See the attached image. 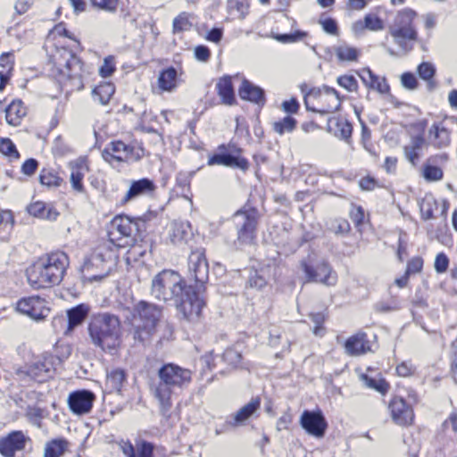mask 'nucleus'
<instances>
[{
	"label": "nucleus",
	"instance_id": "obj_1",
	"mask_svg": "<svg viewBox=\"0 0 457 457\" xmlns=\"http://www.w3.org/2000/svg\"><path fill=\"white\" fill-rule=\"evenodd\" d=\"M151 295L180 314H201L205 301L193 286H187L180 275L172 270H163L152 279Z\"/></svg>",
	"mask_w": 457,
	"mask_h": 457
},
{
	"label": "nucleus",
	"instance_id": "obj_2",
	"mask_svg": "<svg viewBox=\"0 0 457 457\" xmlns=\"http://www.w3.org/2000/svg\"><path fill=\"white\" fill-rule=\"evenodd\" d=\"M69 263V257L64 252L46 253L27 270L28 281L36 289L59 285Z\"/></svg>",
	"mask_w": 457,
	"mask_h": 457
},
{
	"label": "nucleus",
	"instance_id": "obj_3",
	"mask_svg": "<svg viewBox=\"0 0 457 457\" xmlns=\"http://www.w3.org/2000/svg\"><path fill=\"white\" fill-rule=\"evenodd\" d=\"M159 381L153 386L155 398L158 399L162 415H167L171 407L170 397L177 389L187 387L192 380V371L178 364L168 362L157 372Z\"/></svg>",
	"mask_w": 457,
	"mask_h": 457
},
{
	"label": "nucleus",
	"instance_id": "obj_4",
	"mask_svg": "<svg viewBox=\"0 0 457 457\" xmlns=\"http://www.w3.org/2000/svg\"><path fill=\"white\" fill-rule=\"evenodd\" d=\"M146 230L147 223L143 218L117 215L110 223L108 237L118 246L126 247L136 241L144 240Z\"/></svg>",
	"mask_w": 457,
	"mask_h": 457
},
{
	"label": "nucleus",
	"instance_id": "obj_5",
	"mask_svg": "<svg viewBox=\"0 0 457 457\" xmlns=\"http://www.w3.org/2000/svg\"><path fill=\"white\" fill-rule=\"evenodd\" d=\"M88 330L94 344L103 350H112L119 345L118 316H93Z\"/></svg>",
	"mask_w": 457,
	"mask_h": 457
},
{
	"label": "nucleus",
	"instance_id": "obj_6",
	"mask_svg": "<svg viewBox=\"0 0 457 457\" xmlns=\"http://www.w3.org/2000/svg\"><path fill=\"white\" fill-rule=\"evenodd\" d=\"M237 230L235 244L239 246L252 245L257 238L260 212L255 207H244L236 212L232 218Z\"/></svg>",
	"mask_w": 457,
	"mask_h": 457
},
{
	"label": "nucleus",
	"instance_id": "obj_7",
	"mask_svg": "<svg viewBox=\"0 0 457 457\" xmlns=\"http://www.w3.org/2000/svg\"><path fill=\"white\" fill-rule=\"evenodd\" d=\"M416 16L417 12L411 8L400 11L395 26L389 30L394 42L404 54L410 53L413 49L412 42L418 40V31L413 25Z\"/></svg>",
	"mask_w": 457,
	"mask_h": 457
},
{
	"label": "nucleus",
	"instance_id": "obj_8",
	"mask_svg": "<svg viewBox=\"0 0 457 457\" xmlns=\"http://www.w3.org/2000/svg\"><path fill=\"white\" fill-rule=\"evenodd\" d=\"M243 153L244 150L233 142L221 144L217 147L216 151L209 156L207 164L209 166L221 165L246 171L250 167V163L249 161L243 156Z\"/></svg>",
	"mask_w": 457,
	"mask_h": 457
},
{
	"label": "nucleus",
	"instance_id": "obj_9",
	"mask_svg": "<svg viewBox=\"0 0 457 457\" xmlns=\"http://www.w3.org/2000/svg\"><path fill=\"white\" fill-rule=\"evenodd\" d=\"M56 369V359L54 354L45 353L36 358L29 366L19 370L21 376H28L37 382L51 378Z\"/></svg>",
	"mask_w": 457,
	"mask_h": 457
},
{
	"label": "nucleus",
	"instance_id": "obj_10",
	"mask_svg": "<svg viewBox=\"0 0 457 457\" xmlns=\"http://www.w3.org/2000/svg\"><path fill=\"white\" fill-rule=\"evenodd\" d=\"M120 247L108 240V242L100 245L92 254L88 262L92 265H104L106 272L104 275L94 276L93 279H102L106 277L111 270L118 263L119 249Z\"/></svg>",
	"mask_w": 457,
	"mask_h": 457
},
{
	"label": "nucleus",
	"instance_id": "obj_11",
	"mask_svg": "<svg viewBox=\"0 0 457 457\" xmlns=\"http://www.w3.org/2000/svg\"><path fill=\"white\" fill-rule=\"evenodd\" d=\"M309 95L313 96L315 97H319L321 101L324 102L326 101V99H324L325 96H331V99L328 100V104L320 109L311 107V105H309L308 104L306 97H304V104L308 111L320 113L323 115L338 111L341 107V103L343 101V98L340 96L339 92L334 87H331L327 85H323L321 87L312 88L309 91Z\"/></svg>",
	"mask_w": 457,
	"mask_h": 457
},
{
	"label": "nucleus",
	"instance_id": "obj_12",
	"mask_svg": "<svg viewBox=\"0 0 457 457\" xmlns=\"http://www.w3.org/2000/svg\"><path fill=\"white\" fill-rule=\"evenodd\" d=\"M65 54V62L63 69L60 70V74L67 78L72 89L82 90L84 88L82 81L83 62L72 52L66 51Z\"/></svg>",
	"mask_w": 457,
	"mask_h": 457
},
{
	"label": "nucleus",
	"instance_id": "obj_13",
	"mask_svg": "<svg viewBox=\"0 0 457 457\" xmlns=\"http://www.w3.org/2000/svg\"><path fill=\"white\" fill-rule=\"evenodd\" d=\"M30 437L21 430H12L0 437V454L3 457H15L17 453L24 451Z\"/></svg>",
	"mask_w": 457,
	"mask_h": 457
},
{
	"label": "nucleus",
	"instance_id": "obj_14",
	"mask_svg": "<svg viewBox=\"0 0 457 457\" xmlns=\"http://www.w3.org/2000/svg\"><path fill=\"white\" fill-rule=\"evenodd\" d=\"M301 427L315 437H323L328 428L327 420L320 410H305L300 417Z\"/></svg>",
	"mask_w": 457,
	"mask_h": 457
},
{
	"label": "nucleus",
	"instance_id": "obj_15",
	"mask_svg": "<svg viewBox=\"0 0 457 457\" xmlns=\"http://www.w3.org/2000/svg\"><path fill=\"white\" fill-rule=\"evenodd\" d=\"M95 400L96 395L92 391L79 389L70 393L67 402L72 413L84 415L91 411Z\"/></svg>",
	"mask_w": 457,
	"mask_h": 457
},
{
	"label": "nucleus",
	"instance_id": "obj_16",
	"mask_svg": "<svg viewBox=\"0 0 457 457\" xmlns=\"http://www.w3.org/2000/svg\"><path fill=\"white\" fill-rule=\"evenodd\" d=\"M156 190L154 181L149 178H142L129 181V189L123 196L121 203L128 204L139 197L152 196Z\"/></svg>",
	"mask_w": 457,
	"mask_h": 457
},
{
	"label": "nucleus",
	"instance_id": "obj_17",
	"mask_svg": "<svg viewBox=\"0 0 457 457\" xmlns=\"http://www.w3.org/2000/svg\"><path fill=\"white\" fill-rule=\"evenodd\" d=\"M118 445L123 457H154V445L144 439L137 440L135 445L121 439Z\"/></svg>",
	"mask_w": 457,
	"mask_h": 457
},
{
	"label": "nucleus",
	"instance_id": "obj_18",
	"mask_svg": "<svg viewBox=\"0 0 457 457\" xmlns=\"http://www.w3.org/2000/svg\"><path fill=\"white\" fill-rule=\"evenodd\" d=\"M128 320L133 328L134 338L139 342H144L149 337L157 323L155 316H130Z\"/></svg>",
	"mask_w": 457,
	"mask_h": 457
},
{
	"label": "nucleus",
	"instance_id": "obj_19",
	"mask_svg": "<svg viewBox=\"0 0 457 457\" xmlns=\"http://www.w3.org/2000/svg\"><path fill=\"white\" fill-rule=\"evenodd\" d=\"M391 418L399 426H406L413 420V411L403 398L395 397L388 406Z\"/></svg>",
	"mask_w": 457,
	"mask_h": 457
},
{
	"label": "nucleus",
	"instance_id": "obj_20",
	"mask_svg": "<svg viewBox=\"0 0 457 457\" xmlns=\"http://www.w3.org/2000/svg\"><path fill=\"white\" fill-rule=\"evenodd\" d=\"M344 348L347 355L359 356L370 352L371 345L367 334L360 331L345 340Z\"/></svg>",
	"mask_w": 457,
	"mask_h": 457
},
{
	"label": "nucleus",
	"instance_id": "obj_21",
	"mask_svg": "<svg viewBox=\"0 0 457 457\" xmlns=\"http://www.w3.org/2000/svg\"><path fill=\"white\" fill-rule=\"evenodd\" d=\"M238 96L242 100L251 102L262 107L266 104L264 89L246 79H243L238 88Z\"/></svg>",
	"mask_w": 457,
	"mask_h": 457
},
{
	"label": "nucleus",
	"instance_id": "obj_22",
	"mask_svg": "<svg viewBox=\"0 0 457 457\" xmlns=\"http://www.w3.org/2000/svg\"><path fill=\"white\" fill-rule=\"evenodd\" d=\"M189 270L196 284L203 286L208 280L209 265L204 252L193 253L190 255Z\"/></svg>",
	"mask_w": 457,
	"mask_h": 457
},
{
	"label": "nucleus",
	"instance_id": "obj_23",
	"mask_svg": "<svg viewBox=\"0 0 457 457\" xmlns=\"http://www.w3.org/2000/svg\"><path fill=\"white\" fill-rule=\"evenodd\" d=\"M428 144L436 149L448 147L451 144V131L442 122H435L428 129Z\"/></svg>",
	"mask_w": 457,
	"mask_h": 457
},
{
	"label": "nucleus",
	"instance_id": "obj_24",
	"mask_svg": "<svg viewBox=\"0 0 457 457\" xmlns=\"http://www.w3.org/2000/svg\"><path fill=\"white\" fill-rule=\"evenodd\" d=\"M327 129L337 137L348 141L353 133L352 123L340 116H333L328 119Z\"/></svg>",
	"mask_w": 457,
	"mask_h": 457
},
{
	"label": "nucleus",
	"instance_id": "obj_25",
	"mask_svg": "<svg viewBox=\"0 0 457 457\" xmlns=\"http://www.w3.org/2000/svg\"><path fill=\"white\" fill-rule=\"evenodd\" d=\"M215 87L223 104L231 106L237 104L231 76L224 75L220 78Z\"/></svg>",
	"mask_w": 457,
	"mask_h": 457
},
{
	"label": "nucleus",
	"instance_id": "obj_26",
	"mask_svg": "<svg viewBox=\"0 0 457 457\" xmlns=\"http://www.w3.org/2000/svg\"><path fill=\"white\" fill-rule=\"evenodd\" d=\"M261 407L259 397L252 398L251 401L241 407L236 413L229 415L230 422L233 425L242 426Z\"/></svg>",
	"mask_w": 457,
	"mask_h": 457
},
{
	"label": "nucleus",
	"instance_id": "obj_27",
	"mask_svg": "<svg viewBox=\"0 0 457 457\" xmlns=\"http://www.w3.org/2000/svg\"><path fill=\"white\" fill-rule=\"evenodd\" d=\"M192 237L193 231L188 221H175L171 224L170 237L172 244H186Z\"/></svg>",
	"mask_w": 457,
	"mask_h": 457
},
{
	"label": "nucleus",
	"instance_id": "obj_28",
	"mask_svg": "<svg viewBox=\"0 0 457 457\" xmlns=\"http://www.w3.org/2000/svg\"><path fill=\"white\" fill-rule=\"evenodd\" d=\"M179 83L178 71L173 66L162 69L158 76V87L162 91L172 92Z\"/></svg>",
	"mask_w": 457,
	"mask_h": 457
},
{
	"label": "nucleus",
	"instance_id": "obj_29",
	"mask_svg": "<svg viewBox=\"0 0 457 457\" xmlns=\"http://www.w3.org/2000/svg\"><path fill=\"white\" fill-rule=\"evenodd\" d=\"M416 72L419 78L426 82L427 90L428 92H433L437 87V82L435 79L436 68L432 62H420L417 66Z\"/></svg>",
	"mask_w": 457,
	"mask_h": 457
},
{
	"label": "nucleus",
	"instance_id": "obj_30",
	"mask_svg": "<svg viewBox=\"0 0 457 457\" xmlns=\"http://www.w3.org/2000/svg\"><path fill=\"white\" fill-rule=\"evenodd\" d=\"M5 120L12 126H18L21 119L26 115L27 109L20 99L12 100L4 110Z\"/></svg>",
	"mask_w": 457,
	"mask_h": 457
},
{
	"label": "nucleus",
	"instance_id": "obj_31",
	"mask_svg": "<svg viewBox=\"0 0 457 457\" xmlns=\"http://www.w3.org/2000/svg\"><path fill=\"white\" fill-rule=\"evenodd\" d=\"M71 184L74 190L78 192L84 191L83 179L85 172L88 170L86 162L82 159L77 160L75 162H71Z\"/></svg>",
	"mask_w": 457,
	"mask_h": 457
},
{
	"label": "nucleus",
	"instance_id": "obj_32",
	"mask_svg": "<svg viewBox=\"0 0 457 457\" xmlns=\"http://www.w3.org/2000/svg\"><path fill=\"white\" fill-rule=\"evenodd\" d=\"M28 212L39 219L55 220L59 216V212L53 207L46 208L45 203L37 201L27 206Z\"/></svg>",
	"mask_w": 457,
	"mask_h": 457
},
{
	"label": "nucleus",
	"instance_id": "obj_33",
	"mask_svg": "<svg viewBox=\"0 0 457 457\" xmlns=\"http://www.w3.org/2000/svg\"><path fill=\"white\" fill-rule=\"evenodd\" d=\"M70 446L71 443L64 438L53 439L46 444L44 457H62Z\"/></svg>",
	"mask_w": 457,
	"mask_h": 457
},
{
	"label": "nucleus",
	"instance_id": "obj_34",
	"mask_svg": "<svg viewBox=\"0 0 457 457\" xmlns=\"http://www.w3.org/2000/svg\"><path fill=\"white\" fill-rule=\"evenodd\" d=\"M115 92V87L112 82H103L95 87L92 90V97L94 101L105 105L110 102V99Z\"/></svg>",
	"mask_w": 457,
	"mask_h": 457
},
{
	"label": "nucleus",
	"instance_id": "obj_35",
	"mask_svg": "<svg viewBox=\"0 0 457 457\" xmlns=\"http://www.w3.org/2000/svg\"><path fill=\"white\" fill-rule=\"evenodd\" d=\"M39 304H41L39 297H29L19 300L15 305H12V308L20 314H42L37 308Z\"/></svg>",
	"mask_w": 457,
	"mask_h": 457
},
{
	"label": "nucleus",
	"instance_id": "obj_36",
	"mask_svg": "<svg viewBox=\"0 0 457 457\" xmlns=\"http://www.w3.org/2000/svg\"><path fill=\"white\" fill-rule=\"evenodd\" d=\"M131 248L129 250V259L133 258L137 261L139 258L144 257L147 251L152 252L153 241L147 238V234L144 237V240H138L133 244L129 245Z\"/></svg>",
	"mask_w": 457,
	"mask_h": 457
},
{
	"label": "nucleus",
	"instance_id": "obj_37",
	"mask_svg": "<svg viewBox=\"0 0 457 457\" xmlns=\"http://www.w3.org/2000/svg\"><path fill=\"white\" fill-rule=\"evenodd\" d=\"M127 374L122 369H114L107 373L106 386L114 392H120L126 381Z\"/></svg>",
	"mask_w": 457,
	"mask_h": 457
},
{
	"label": "nucleus",
	"instance_id": "obj_38",
	"mask_svg": "<svg viewBox=\"0 0 457 457\" xmlns=\"http://www.w3.org/2000/svg\"><path fill=\"white\" fill-rule=\"evenodd\" d=\"M318 278H320V280H319V283L327 285V286H332L335 285L337 282V275L332 270V268L330 264L326 262L322 261L320 263H319L317 266Z\"/></svg>",
	"mask_w": 457,
	"mask_h": 457
},
{
	"label": "nucleus",
	"instance_id": "obj_39",
	"mask_svg": "<svg viewBox=\"0 0 457 457\" xmlns=\"http://www.w3.org/2000/svg\"><path fill=\"white\" fill-rule=\"evenodd\" d=\"M296 125L297 120L294 117L287 115L273 123V130L281 136L285 133L293 132L295 129Z\"/></svg>",
	"mask_w": 457,
	"mask_h": 457
},
{
	"label": "nucleus",
	"instance_id": "obj_40",
	"mask_svg": "<svg viewBox=\"0 0 457 457\" xmlns=\"http://www.w3.org/2000/svg\"><path fill=\"white\" fill-rule=\"evenodd\" d=\"M422 176L428 182L439 181L444 177V172L441 168L434 165L431 162L423 164Z\"/></svg>",
	"mask_w": 457,
	"mask_h": 457
},
{
	"label": "nucleus",
	"instance_id": "obj_41",
	"mask_svg": "<svg viewBox=\"0 0 457 457\" xmlns=\"http://www.w3.org/2000/svg\"><path fill=\"white\" fill-rule=\"evenodd\" d=\"M38 179L41 185L47 187H59L62 181L54 170L46 168L40 171Z\"/></svg>",
	"mask_w": 457,
	"mask_h": 457
},
{
	"label": "nucleus",
	"instance_id": "obj_42",
	"mask_svg": "<svg viewBox=\"0 0 457 457\" xmlns=\"http://www.w3.org/2000/svg\"><path fill=\"white\" fill-rule=\"evenodd\" d=\"M336 54L340 61L354 62L359 57V51L355 47L339 46L335 48Z\"/></svg>",
	"mask_w": 457,
	"mask_h": 457
},
{
	"label": "nucleus",
	"instance_id": "obj_43",
	"mask_svg": "<svg viewBox=\"0 0 457 457\" xmlns=\"http://www.w3.org/2000/svg\"><path fill=\"white\" fill-rule=\"evenodd\" d=\"M361 378L368 387L375 389L382 395L386 394L389 388V384L384 378H370L368 375H362Z\"/></svg>",
	"mask_w": 457,
	"mask_h": 457
},
{
	"label": "nucleus",
	"instance_id": "obj_44",
	"mask_svg": "<svg viewBox=\"0 0 457 457\" xmlns=\"http://www.w3.org/2000/svg\"><path fill=\"white\" fill-rule=\"evenodd\" d=\"M307 37V32L303 30H295L292 33H277L273 35V38L280 43H295Z\"/></svg>",
	"mask_w": 457,
	"mask_h": 457
},
{
	"label": "nucleus",
	"instance_id": "obj_45",
	"mask_svg": "<svg viewBox=\"0 0 457 457\" xmlns=\"http://www.w3.org/2000/svg\"><path fill=\"white\" fill-rule=\"evenodd\" d=\"M0 152L10 159H19L20 154L14 143L8 137L0 138Z\"/></svg>",
	"mask_w": 457,
	"mask_h": 457
},
{
	"label": "nucleus",
	"instance_id": "obj_46",
	"mask_svg": "<svg viewBox=\"0 0 457 457\" xmlns=\"http://www.w3.org/2000/svg\"><path fill=\"white\" fill-rule=\"evenodd\" d=\"M134 312L135 314H154L155 312L161 313L162 309L157 304L141 300L134 305Z\"/></svg>",
	"mask_w": 457,
	"mask_h": 457
},
{
	"label": "nucleus",
	"instance_id": "obj_47",
	"mask_svg": "<svg viewBox=\"0 0 457 457\" xmlns=\"http://www.w3.org/2000/svg\"><path fill=\"white\" fill-rule=\"evenodd\" d=\"M300 266L305 276L304 283H319L320 278H318L319 271L317 270V267L310 265L305 260L301 261Z\"/></svg>",
	"mask_w": 457,
	"mask_h": 457
},
{
	"label": "nucleus",
	"instance_id": "obj_48",
	"mask_svg": "<svg viewBox=\"0 0 457 457\" xmlns=\"http://www.w3.org/2000/svg\"><path fill=\"white\" fill-rule=\"evenodd\" d=\"M328 229L336 235L344 236L349 233L351 226L345 219H336L330 222Z\"/></svg>",
	"mask_w": 457,
	"mask_h": 457
},
{
	"label": "nucleus",
	"instance_id": "obj_49",
	"mask_svg": "<svg viewBox=\"0 0 457 457\" xmlns=\"http://www.w3.org/2000/svg\"><path fill=\"white\" fill-rule=\"evenodd\" d=\"M337 84L348 92H357L358 81L353 75H342L337 79Z\"/></svg>",
	"mask_w": 457,
	"mask_h": 457
},
{
	"label": "nucleus",
	"instance_id": "obj_50",
	"mask_svg": "<svg viewBox=\"0 0 457 457\" xmlns=\"http://www.w3.org/2000/svg\"><path fill=\"white\" fill-rule=\"evenodd\" d=\"M437 208V203L434 199H423L420 204L421 218L428 220L434 218V209Z\"/></svg>",
	"mask_w": 457,
	"mask_h": 457
},
{
	"label": "nucleus",
	"instance_id": "obj_51",
	"mask_svg": "<svg viewBox=\"0 0 457 457\" xmlns=\"http://www.w3.org/2000/svg\"><path fill=\"white\" fill-rule=\"evenodd\" d=\"M220 360L228 363L232 368H236L241 362L242 355L236 349L228 348L223 353Z\"/></svg>",
	"mask_w": 457,
	"mask_h": 457
},
{
	"label": "nucleus",
	"instance_id": "obj_52",
	"mask_svg": "<svg viewBox=\"0 0 457 457\" xmlns=\"http://www.w3.org/2000/svg\"><path fill=\"white\" fill-rule=\"evenodd\" d=\"M26 417L30 423L40 427L41 420L44 418V410L37 406H28L26 410Z\"/></svg>",
	"mask_w": 457,
	"mask_h": 457
},
{
	"label": "nucleus",
	"instance_id": "obj_53",
	"mask_svg": "<svg viewBox=\"0 0 457 457\" xmlns=\"http://www.w3.org/2000/svg\"><path fill=\"white\" fill-rule=\"evenodd\" d=\"M364 27L369 30L378 31L384 29V22L377 14L368 13L364 16Z\"/></svg>",
	"mask_w": 457,
	"mask_h": 457
},
{
	"label": "nucleus",
	"instance_id": "obj_54",
	"mask_svg": "<svg viewBox=\"0 0 457 457\" xmlns=\"http://www.w3.org/2000/svg\"><path fill=\"white\" fill-rule=\"evenodd\" d=\"M195 171H180L176 176V185L182 189L183 192L189 191L190 182Z\"/></svg>",
	"mask_w": 457,
	"mask_h": 457
},
{
	"label": "nucleus",
	"instance_id": "obj_55",
	"mask_svg": "<svg viewBox=\"0 0 457 457\" xmlns=\"http://www.w3.org/2000/svg\"><path fill=\"white\" fill-rule=\"evenodd\" d=\"M247 283L250 287L262 289L267 284L265 278L259 273L256 270H251L249 271Z\"/></svg>",
	"mask_w": 457,
	"mask_h": 457
},
{
	"label": "nucleus",
	"instance_id": "obj_56",
	"mask_svg": "<svg viewBox=\"0 0 457 457\" xmlns=\"http://www.w3.org/2000/svg\"><path fill=\"white\" fill-rule=\"evenodd\" d=\"M401 84L407 90H416L419 86V80L415 74L411 71H405L401 75Z\"/></svg>",
	"mask_w": 457,
	"mask_h": 457
},
{
	"label": "nucleus",
	"instance_id": "obj_57",
	"mask_svg": "<svg viewBox=\"0 0 457 457\" xmlns=\"http://www.w3.org/2000/svg\"><path fill=\"white\" fill-rule=\"evenodd\" d=\"M114 57L109 55L104 59V63L99 68V74L102 78H109L115 71Z\"/></svg>",
	"mask_w": 457,
	"mask_h": 457
},
{
	"label": "nucleus",
	"instance_id": "obj_58",
	"mask_svg": "<svg viewBox=\"0 0 457 457\" xmlns=\"http://www.w3.org/2000/svg\"><path fill=\"white\" fill-rule=\"evenodd\" d=\"M106 146L115 154H121L124 157V160L128 158L129 151H131V145H127L120 140L112 141Z\"/></svg>",
	"mask_w": 457,
	"mask_h": 457
},
{
	"label": "nucleus",
	"instance_id": "obj_59",
	"mask_svg": "<svg viewBox=\"0 0 457 457\" xmlns=\"http://www.w3.org/2000/svg\"><path fill=\"white\" fill-rule=\"evenodd\" d=\"M119 0H90L91 4L98 9L113 12L117 10Z\"/></svg>",
	"mask_w": 457,
	"mask_h": 457
},
{
	"label": "nucleus",
	"instance_id": "obj_60",
	"mask_svg": "<svg viewBox=\"0 0 457 457\" xmlns=\"http://www.w3.org/2000/svg\"><path fill=\"white\" fill-rule=\"evenodd\" d=\"M356 73L360 77L362 83L370 89L371 85L376 81L377 76L369 67L357 71Z\"/></svg>",
	"mask_w": 457,
	"mask_h": 457
},
{
	"label": "nucleus",
	"instance_id": "obj_61",
	"mask_svg": "<svg viewBox=\"0 0 457 457\" xmlns=\"http://www.w3.org/2000/svg\"><path fill=\"white\" fill-rule=\"evenodd\" d=\"M55 350L56 355L54 356L56 359V366L67 360L72 353V348L70 345H59Z\"/></svg>",
	"mask_w": 457,
	"mask_h": 457
},
{
	"label": "nucleus",
	"instance_id": "obj_62",
	"mask_svg": "<svg viewBox=\"0 0 457 457\" xmlns=\"http://www.w3.org/2000/svg\"><path fill=\"white\" fill-rule=\"evenodd\" d=\"M449 258L445 253H439L436 254L434 268L437 273H444L448 270L449 267Z\"/></svg>",
	"mask_w": 457,
	"mask_h": 457
},
{
	"label": "nucleus",
	"instance_id": "obj_63",
	"mask_svg": "<svg viewBox=\"0 0 457 457\" xmlns=\"http://www.w3.org/2000/svg\"><path fill=\"white\" fill-rule=\"evenodd\" d=\"M320 23L326 33L334 36L338 34V25L335 19L328 17L324 20H320Z\"/></svg>",
	"mask_w": 457,
	"mask_h": 457
},
{
	"label": "nucleus",
	"instance_id": "obj_64",
	"mask_svg": "<svg viewBox=\"0 0 457 457\" xmlns=\"http://www.w3.org/2000/svg\"><path fill=\"white\" fill-rule=\"evenodd\" d=\"M39 162L35 158L27 159L21 165V172L27 176L35 174L38 168Z\"/></svg>",
	"mask_w": 457,
	"mask_h": 457
}]
</instances>
